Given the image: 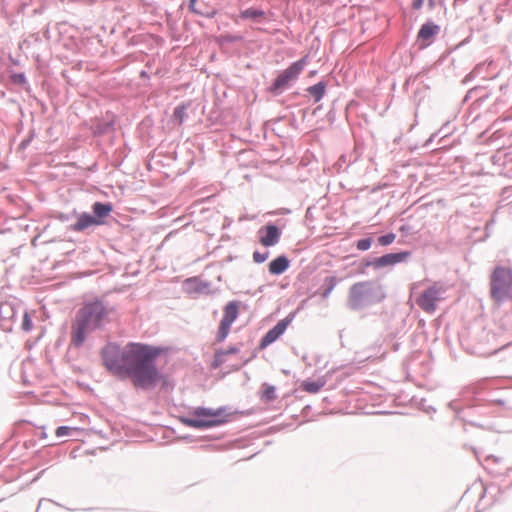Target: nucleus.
<instances>
[{
	"mask_svg": "<svg viewBox=\"0 0 512 512\" xmlns=\"http://www.w3.org/2000/svg\"><path fill=\"white\" fill-rule=\"evenodd\" d=\"M167 348L130 341V380L142 391H169L174 388L168 375L161 371L156 362Z\"/></svg>",
	"mask_w": 512,
	"mask_h": 512,
	"instance_id": "f257e3e1",
	"label": "nucleus"
},
{
	"mask_svg": "<svg viewBox=\"0 0 512 512\" xmlns=\"http://www.w3.org/2000/svg\"><path fill=\"white\" fill-rule=\"evenodd\" d=\"M107 316L108 310L102 299L96 297L85 301L72 320L70 346L82 347L88 333L102 330L105 327Z\"/></svg>",
	"mask_w": 512,
	"mask_h": 512,
	"instance_id": "f03ea898",
	"label": "nucleus"
},
{
	"mask_svg": "<svg viewBox=\"0 0 512 512\" xmlns=\"http://www.w3.org/2000/svg\"><path fill=\"white\" fill-rule=\"evenodd\" d=\"M255 408L246 410L234 409L229 406H220L217 408L198 406L193 409L191 415L179 416V421L187 426L198 430H207L219 426H223L236 416H249L254 414Z\"/></svg>",
	"mask_w": 512,
	"mask_h": 512,
	"instance_id": "7ed1b4c3",
	"label": "nucleus"
},
{
	"mask_svg": "<svg viewBox=\"0 0 512 512\" xmlns=\"http://www.w3.org/2000/svg\"><path fill=\"white\" fill-rule=\"evenodd\" d=\"M386 297L385 287L380 282L360 281L350 286L346 305L351 311H358L364 307L379 304Z\"/></svg>",
	"mask_w": 512,
	"mask_h": 512,
	"instance_id": "20e7f679",
	"label": "nucleus"
},
{
	"mask_svg": "<svg viewBox=\"0 0 512 512\" xmlns=\"http://www.w3.org/2000/svg\"><path fill=\"white\" fill-rule=\"evenodd\" d=\"M101 361L106 370L115 378L128 379V345L122 348L116 342H108L101 348Z\"/></svg>",
	"mask_w": 512,
	"mask_h": 512,
	"instance_id": "39448f33",
	"label": "nucleus"
},
{
	"mask_svg": "<svg viewBox=\"0 0 512 512\" xmlns=\"http://www.w3.org/2000/svg\"><path fill=\"white\" fill-rule=\"evenodd\" d=\"M308 59L309 54H306L300 59L291 62L287 68L277 71L275 78L266 89L267 92L276 97L292 88L306 66Z\"/></svg>",
	"mask_w": 512,
	"mask_h": 512,
	"instance_id": "423d86ee",
	"label": "nucleus"
},
{
	"mask_svg": "<svg viewBox=\"0 0 512 512\" xmlns=\"http://www.w3.org/2000/svg\"><path fill=\"white\" fill-rule=\"evenodd\" d=\"M512 269L497 265L491 274L490 293L491 297L498 303L503 302L511 296Z\"/></svg>",
	"mask_w": 512,
	"mask_h": 512,
	"instance_id": "0eeeda50",
	"label": "nucleus"
},
{
	"mask_svg": "<svg viewBox=\"0 0 512 512\" xmlns=\"http://www.w3.org/2000/svg\"><path fill=\"white\" fill-rule=\"evenodd\" d=\"M307 300H303L298 309L291 311L286 317L280 319L273 327H271L260 339L258 349H266L276 342L287 330L288 326L295 319L298 311L302 309Z\"/></svg>",
	"mask_w": 512,
	"mask_h": 512,
	"instance_id": "6e6552de",
	"label": "nucleus"
},
{
	"mask_svg": "<svg viewBox=\"0 0 512 512\" xmlns=\"http://www.w3.org/2000/svg\"><path fill=\"white\" fill-rule=\"evenodd\" d=\"M482 392L480 389H474L472 392V396L469 399V418L473 415L483 416V417H505L506 413H503L498 410V408H493L489 401H486L487 398L481 396Z\"/></svg>",
	"mask_w": 512,
	"mask_h": 512,
	"instance_id": "1a4fd4ad",
	"label": "nucleus"
},
{
	"mask_svg": "<svg viewBox=\"0 0 512 512\" xmlns=\"http://www.w3.org/2000/svg\"><path fill=\"white\" fill-rule=\"evenodd\" d=\"M441 27L432 19L426 20L418 30L416 45L419 50L428 48L440 33Z\"/></svg>",
	"mask_w": 512,
	"mask_h": 512,
	"instance_id": "9d476101",
	"label": "nucleus"
},
{
	"mask_svg": "<svg viewBox=\"0 0 512 512\" xmlns=\"http://www.w3.org/2000/svg\"><path fill=\"white\" fill-rule=\"evenodd\" d=\"M259 242L265 248L277 245L282 236V229L273 221L267 222L259 231Z\"/></svg>",
	"mask_w": 512,
	"mask_h": 512,
	"instance_id": "9b49d317",
	"label": "nucleus"
},
{
	"mask_svg": "<svg viewBox=\"0 0 512 512\" xmlns=\"http://www.w3.org/2000/svg\"><path fill=\"white\" fill-rule=\"evenodd\" d=\"M412 255L410 250H397L386 253L382 256H375L377 270L384 268H393L395 265L406 262Z\"/></svg>",
	"mask_w": 512,
	"mask_h": 512,
	"instance_id": "f8f14e48",
	"label": "nucleus"
},
{
	"mask_svg": "<svg viewBox=\"0 0 512 512\" xmlns=\"http://www.w3.org/2000/svg\"><path fill=\"white\" fill-rule=\"evenodd\" d=\"M449 408L455 412V417L465 424H469L473 427L481 428L483 430H493L494 424L491 421H478L469 418V402L465 407L460 408L458 402L453 400L448 404Z\"/></svg>",
	"mask_w": 512,
	"mask_h": 512,
	"instance_id": "ddd939ff",
	"label": "nucleus"
},
{
	"mask_svg": "<svg viewBox=\"0 0 512 512\" xmlns=\"http://www.w3.org/2000/svg\"><path fill=\"white\" fill-rule=\"evenodd\" d=\"M439 300V289L435 286H429L422 291L417 299L418 306L427 313H433L437 309V301Z\"/></svg>",
	"mask_w": 512,
	"mask_h": 512,
	"instance_id": "4468645a",
	"label": "nucleus"
},
{
	"mask_svg": "<svg viewBox=\"0 0 512 512\" xmlns=\"http://www.w3.org/2000/svg\"><path fill=\"white\" fill-rule=\"evenodd\" d=\"M154 121L151 116L144 117L137 125L135 134L142 144L151 147L156 144V140L152 135Z\"/></svg>",
	"mask_w": 512,
	"mask_h": 512,
	"instance_id": "2eb2a0df",
	"label": "nucleus"
},
{
	"mask_svg": "<svg viewBox=\"0 0 512 512\" xmlns=\"http://www.w3.org/2000/svg\"><path fill=\"white\" fill-rule=\"evenodd\" d=\"M211 283L197 276L189 277L183 282V290L188 294H209Z\"/></svg>",
	"mask_w": 512,
	"mask_h": 512,
	"instance_id": "dca6fc26",
	"label": "nucleus"
},
{
	"mask_svg": "<svg viewBox=\"0 0 512 512\" xmlns=\"http://www.w3.org/2000/svg\"><path fill=\"white\" fill-rule=\"evenodd\" d=\"M290 266L291 260L285 253L277 255L267 265L268 272L273 276H280L284 274Z\"/></svg>",
	"mask_w": 512,
	"mask_h": 512,
	"instance_id": "f3484780",
	"label": "nucleus"
},
{
	"mask_svg": "<svg viewBox=\"0 0 512 512\" xmlns=\"http://www.w3.org/2000/svg\"><path fill=\"white\" fill-rule=\"evenodd\" d=\"M240 351V348L237 345H229L226 349L219 348L216 349L213 355V359L210 364V368L212 370H216L220 368L225 362L226 357L228 355L237 354Z\"/></svg>",
	"mask_w": 512,
	"mask_h": 512,
	"instance_id": "a211bd4d",
	"label": "nucleus"
},
{
	"mask_svg": "<svg viewBox=\"0 0 512 512\" xmlns=\"http://www.w3.org/2000/svg\"><path fill=\"white\" fill-rule=\"evenodd\" d=\"M92 216L98 225L105 224V219L111 214L113 211V204L110 202H95L92 207Z\"/></svg>",
	"mask_w": 512,
	"mask_h": 512,
	"instance_id": "6ab92c4d",
	"label": "nucleus"
},
{
	"mask_svg": "<svg viewBox=\"0 0 512 512\" xmlns=\"http://www.w3.org/2000/svg\"><path fill=\"white\" fill-rule=\"evenodd\" d=\"M240 305L241 301L239 300L228 301L223 307V316L220 321L233 325L239 316Z\"/></svg>",
	"mask_w": 512,
	"mask_h": 512,
	"instance_id": "aec40b11",
	"label": "nucleus"
},
{
	"mask_svg": "<svg viewBox=\"0 0 512 512\" xmlns=\"http://www.w3.org/2000/svg\"><path fill=\"white\" fill-rule=\"evenodd\" d=\"M197 3H198V0H188L187 3H185L183 1L178 8V12L181 13L183 11L185 5H187L189 12L192 14H195V15L207 18V19H212L216 16V14H217L216 9H207L205 11H202V6L198 7Z\"/></svg>",
	"mask_w": 512,
	"mask_h": 512,
	"instance_id": "412c9836",
	"label": "nucleus"
},
{
	"mask_svg": "<svg viewBox=\"0 0 512 512\" xmlns=\"http://www.w3.org/2000/svg\"><path fill=\"white\" fill-rule=\"evenodd\" d=\"M77 217V221L69 226V229L72 231L82 232L91 226H99L92 214L88 212L78 214Z\"/></svg>",
	"mask_w": 512,
	"mask_h": 512,
	"instance_id": "4be33fe9",
	"label": "nucleus"
},
{
	"mask_svg": "<svg viewBox=\"0 0 512 512\" xmlns=\"http://www.w3.org/2000/svg\"><path fill=\"white\" fill-rule=\"evenodd\" d=\"M327 383V375H323L318 377V379L314 380L311 378H307L302 381V388L304 391L316 394L318 393Z\"/></svg>",
	"mask_w": 512,
	"mask_h": 512,
	"instance_id": "5701e85b",
	"label": "nucleus"
},
{
	"mask_svg": "<svg viewBox=\"0 0 512 512\" xmlns=\"http://www.w3.org/2000/svg\"><path fill=\"white\" fill-rule=\"evenodd\" d=\"M306 92L313 98L314 103L320 102L327 92V82L322 79L306 88Z\"/></svg>",
	"mask_w": 512,
	"mask_h": 512,
	"instance_id": "b1692460",
	"label": "nucleus"
},
{
	"mask_svg": "<svg viewBox=\"0 0 512 512\" xmlns=\"http://www.w3.org/2000/svg\"><path fill=\"white\" fill-rule=\"evenodd\" d=\"M339 279L336 275H328L315 294H320L323 299H327L338 284Z\"/></svg>",
	"mask_w": 512,
	"mask_h": 512,
	"instance_id": "393cba45",
	"label": "nucleus"
},
{
	"mask_svg": "<svg viewBox=\"0 0 512 512\" xmlns=\"http://www.w3.org/2000/svg\"><path fill=\"white\" fill-rule=\"evenodd\" d=\"M258 395L263 403H272L277 398L276 387L268 382H263L258 391Z\"/></svg>",
	"mask_w": 512,
	"mask_h": 512,
	"instance_id": "a878e982",
	"label": "nucleus"
},
{
	"mask_svg": "<svg viewBox=\"0 0 512 512\" xmlns=\"http://www.w3.org/2000/svg\"><path fill=\"white\" fill-rule=\"evenodd\" d=\"M190 106L188 102H181L173 110L171 120L174 124H183L188 117L187 109Z\"/></svg>",
	"mask_w": 512,
	"mask_h": 512,
	"instance_id": "bb28decb",
	"label": "nucleus"
},
{
	"mask_svg": "<svg viewBox=\"0 0 512 512\" xmlns=\"http://www.w3.org/2000/svg\"><path fill=\"white\" fill-rule=\"evenodd\" d=\"M374 356L372 354H366L365 352H356L355 357L353 359V363L347 364V365H341L337 369L346 368L349 369L345 374L346 376H350L354 371V364H363L366 361L372 359Z\"/></svg>",
	"mask_w": 512,
	"mask_h": 512,
	"instance_id": "cd10ccee",
	"label": "nucleus"
},
{
	"mask_svg": "<svg viewBox=\"0 0 512 512\" xmlns=\"http://www.w3.org/2000/svg\"><path fill=\"white\" fill-rule=\"evenodd\" d=\"M265 16V11L262 8L258 7H248L244 10L240 11V17L243 20H254L258 21L259 18H262Z\"/></svg>",
	"mask_w": 512,
	"mask_h": 512,
	"instance_id": "c85d7f7f",
	"label": "nucleus"
},
{
	"mask_svg": "<svg viewBox=\"0 0 512 512\" xmlns=\"http://www.w3.org/2000/svg\"><path fill=\"white\" fill-rule=\"evenodd\" d=\"M429 196V194H424L421 198H419L416 203H421L419 209L433 210L435 206L438 209H442L445 207V200L443 198H438L436 200L425 201V199Z\"/></svg>",
	"mask_w": 512,
	"mask_h": 512,
	"instance_id": "c756f323",
	"label": "nucleus"
},
{
	"mask_svg": "<svg viewBox=\"0 0 512 512\" xmlns=\"http://www.w3.org/2000/svg\"><path fill=\"white\" fill-rule=\"evenodd\" d=\"M494 64L493 61H490L488 64L486 63H479L477 64L471 72H469L463 79V83L467 84L468 82L472 81L476 76L483 74L488 70L490 66Z\"/></svg>",
	"mask_w": 512,
	"mask_h": 512,
	"instance_id": "7c9ffc66",
	"label": "nucleus"
},
{
	"mask_svg": "<svg viewBox=\"0 0 512 512\" xmlns=\"http://www.w3.org/2000/svg\"><path fill=\"white\" fill-rule=\"evenodd\" d=\"M7 314L9 315V318L2 317L0 321V325L2 329L6 332H11L13 330L12 321L16 319V310L12 305H6L5 307Z\"/></svg>",
	"mask_w": 512,
	"mask_h": 512,
	"instance_id": "2f4dec72",
	"label": "nucleus"
},
{
	"mask_svg": "<svg viewBox=\"0 0 512 512\" xmlns=\"http://www.w3.org/2000/svg\"><path fill=\"white\" fill-rule=\"evenodd\" d=\"M231 326L232 325H229L227 323L221 321L219 322V326L215 336V343L220 344L226 340L230 333Z\"/></svg>",
	"mask_w": 512,
	"mask_h": 512,
	"instance_id": "473e14b6",
	"label": "nucleus"
},
{
	"mask_svg": "<svg viewBox=\"0 0 512 512\" xmlns=\"http://www.w3.org/2000/svg\"><path fill=\"white\" fill-rule=\"evenodd\" d=\"M372 267L374 270H377V265L375 264V256H365L363 257L358 265V272L360 274H365L366 269Z\"/></svg>",
	"mask_w": 512,
	"mask_h": 512,
	"instance_id": "72a5a7b5",
	"label": "nucleus"
},
{
	"mask_svg": "<svg viewBox=\"0 0 512 512\" xmlns=\"http://www.w3.org/2000/svg\"><path fill=\"white\" fill-rule=\"evenodd\" d=\"M448 124L444 125L443 127H441L438 131L432 133L425 141L424 143L421 145L422 148H428L433 142L434 140L436 139L437 136L441 135L442 134V138H445L449 135V132L446 131V128H447Z\"/></svg>",
	"mask_w": 512,
	"mask_h": 512,
	"instance_id": "f704fd0d",
	"label": "nucleus"
},
{
	"mask_svg": "<svg viewBox=\"0 0 512 512\" xmlns=\"http://www.w3.org/2000/svg\"><path fill=\"white\" fill-rule=\"evenodd\" d=\"M374 243V238L372 235H369L367 237H363V238H360L358 239L356 242H355V247L359 250V251H368L372 244Z\"/></svg>",
	"mask_w": 512,
	"mask_h": 512,
	"instance_id": "c9c22d12",
	"label": "nucleus"
},
{
	"mask_svg": "<svg viewBox=\"0 0 512 512\" xmlns=\"http://www.w3.org/2000/svg\"><path fill=\"white\" fill-rule=\"evenodd\" d=\"M10 80L15 85L29 86L26 74L24 72L12 71L10 73Z\"/></svg>",
	"mask_w": 512,
	"mask_h": 512,
	"instance_id": "e433bc0d",
	"label": "nucleus"
},
{
	"mask_svg": "<svg viewBox=\"0 0 512 512\" xmlns=\"http://www.w3.org/2000/svg\"><path fill=\"white\" fill-rule=\"evenodd\" d=\"M113 128L112 122H99L93 126V132L95 135H103L108 133Z\"/></svg>",
	"mask_w": 512,
	"mask_h": 512,
	"instance_id": "4c0bfd02",
	"label": "nucleus"
},
{
	"mask_svg": "<svg viewBox=\"0 0 512 512\" xmlns=\"http://www.w3.org/2000/svg\"><path fill=\"white\" fill-rule=\"evenodd\" d=\"M77 215H78V213H77L76 209H74L70 213L54 211V212H52L51 217L59 220L62 223H65V222L70 221L73 217H76Z\"/></svg>",
	"mask_w": 512,
	"mask_h": 512,
	"instance_id": "58836bf2",
	"label": "nucleus"
},
{
	"mask_svg": "<svg viewBox=\"0 0 512 512\" xmlns=\"http://www.w3.org/2000/svg\"><path fill=\"white\" fill-rule=\"evenodd\" d=\"M396 239V234L394 232H388L384 235H381L377 238L378 245L386 247L391 245Z\"/></svg>",
	"mask_w": 512,
	"mask_h": 512,
	"instance_id": "ea45409f",
	"label": "nucleus"
},
{
	"mask_svg": "<svg viewBox=\"0 0 512 512\" xmlns=\"http://www.w3.org/2000/svg\"><path fill=\"white\" fill-rule=\"evenodd\" d=\"M486 401H489L493 408L500 407L499 411L505 413L506 410L512 409L506 405V401L502 398H487Z\"/></svg>",
	"mask_w": 512,
	"mask_h": 512,
	"instance_id": "a19ab883",
	"label": "nucleus"
},
{
	"mask_svg": "<svg viewBox=\"0 0 512 512\" xmlns=\"http://www.w3.org/2000/svg\"><path fill=\"white\" fill-rule=\"evenodd\" d=\"M32 327H33L32 317L27 310H24L23 316H22L21 328L24 332H29L32 330Z\"/></svg>",
	"mask_w": 512,
	"mask_h": 512,
	"instance_id": "79ce46f5",
	"label": "nucleus"
},
{
	"mask_svg": "<svg viewBox=\"0 0 512 512\" xmlns=\"http://www.w3.org/2000/svg\"><path fill=\"white\" fill-rule=\"evenodd\" d=\"M270 256V252L268 250H264V251H259V250H255L253 252V261L256 263V264H262L264 263Z\"/></svg>",
	"mask_w": 512,
	"mask_h": 512,
	"instance_id": "37998d69",
	"label": "nucleus"
},
{
	"mask_svg": "<svg viewBox=\"0 0 512 512\" xmlns=\"http://www.w3.org/2000/svg\"><path fill=\"white\" fill-rule=\"evenodd\" d=\"M222 43L226 44H235L238 42H241L243 40V36L239 34H231L227 33L224 35H221Z\"/></svg>",
	"mask_w": 512,
	"mask_h": 512,
	"instance_id": "c03bdc74",
	"label": "nucleus"
},
{
	"mask_svg": "<svg viewBox=\"0 0 512 512\" xmlns=\"http://www.w3.org/2000/svg\"><path fill=\"white\" fill-rule=\"evenodd\" d=\"M132 71L136 72L138 74V79L141 81V82H138L137 85H139V86L141 84L146 85L149 82L150 75L146 70L138 69L137 67H133Z\"/></svg>",
	"mask_w": 512,
	"mask_h": 512,
	"instance_id": "a18cd8bd",
	"label": "nucleus"
},
{
	"mask_svg": "<svg viewBox=\"0 0 512 512\" xmlns=\"http://www.w3.org/2000/svg\"><path fill=\"white\" fill-rule=\"evenodd\" d=\"M76 427H70L66 425L58 426L56 429V436L57 437H64V436H71L74 431H76Z\"/></svg>",
	"mask_w": 512,
	"mask_h": 512,
	"instance_id": "49530a36",
	"label": "nucleus"
},
{
	"mask_svg": "<svg viewBox=\"0 0 512 512\" xmlns=\"http://www.w3.org/2000/svg\"><path fill=\"white\" fill-rule=\"evenodd\" d=\"M418 407H419V409H421L423 412H425L427 414L436 412V408L434 406L426 405V399H424V398L420 399V401L418 403Z\"/></svg>",
	"mask_w": 512,
	"mask_h": 512,
	"instance_id": "de8ad7c7",
	"label": "nucleus"
},
{
	"mask_svg": "<svg viewBox=\"0 0 512 512\" xmlns=\"http://www.w3.org/2000/svg\"><path fill=\"white\" fill-rule=\"evenodd\" d=\"M398 231L401 233L402 236L406 237L410 234H414L415 232L413 231V227L410 226L409 224H402Z\"/></svg>",
	"mask_w": 512,
	"mask_h": 512,
	"instance_id": "09e8293b",
	"label": "nucleus"
},
{
	"mask_svg": "<svg viewBox=\"0 0 512 512\" xmlns=\"http://www.w3.org/2000/svg\"><path fill=\"white\" fill-rule=\"evenodd\" d=\"M334 103H335V101L333 102L332 107L329 109V111L326 114V119L330 124H333L336 121V110L334 108Z\"/></svg>",
	"mask_w": 512,
	"mask_h": 512,
	"instance_id": "8fccbe9b",
	"label": "nucleus"
},
{
	"mask_svg": "<svg viewBox=\"0 0 512 512\" xmlns=\"http://www.w3.org/2000/svg\"><path fill=\"white\" fill-rule=\"evenodd\" d=\"M33 137H34V132H31V134L27 138L23 139L20 142L19 149H21V150L26 149L30 145L31 141L33 140Z\"/></svg>",
	"mask_w": 512,
	"mask_h": 512,
	"instance_id": "3c124183",
	"label": "nucleus"
},
{
	"mask_svg": "<svg viewBox=\"0 0 512 512\" xmlns=\"http://www.w3.org/2000/svg\"><path fill=\"white\" fill-rule=\"evenodd\" d=\"M484 87L483 86H475L471 89H469L464 97V102L468 101L470 98H472L475 94H476V90H482Z\"/></svg>",
	"mask_w": 512,
	"mask_h": 512,
	"instance_id": "603ef678",
	"label": "nucleus"
},
{
	"mask_svg": "<svg viewBox=\"0 0 512 512\" xmlns=\"http://www.w3.org/2000/svg\"><path fill=\"white\" fill-rule=\"evenodd\" d=\"M291 213V210L289 208H280L278 210L270 211L267 214L270 216H276V215H288Z\"/></svg>",
	"mask_w": 512,
	"mask_h": 512,
	"instance_id": "864d4df0",
	"label": "nucleus"
},
{
	"mask_svg": "<svg viewBox=\"0 0 512 512\" xmlns=\"http://www.w3.org/2000/svg\"><path fill=\"white\" fill-rule=\"evenodd\" d=\"M431 70V67L430 66H425L423 67L416 75H415V79H418L420 77H423L425 75H427Z\"/></svg>",
	"mask_w": 512,
	"mask_h": 512,
	"instance_id": "5fc2aeb1",
	"label": "nucleus"
},
{
	"mask_svg": "<svg viewBox=\"0 0 512 512\" xmlns=\"http://www.w3.org/2000/svg\"><path fill=\"white\" fill-rule=\"evenodd\" d=\"M262 349H258V346L253 350L251 356L249 358H247L244 362H243V365H247L250 361H252L253 359H255L258 355V352L261 351Z\"/></svg>",
	"mask_w": 512,
	"mask_h": 512,
	"instance_id": "6e6d98bb",
	"label": "nucleus"
},
{
	"mask_svg": "<svg viewBox=\"0 0 512 512\" xmlns=\"http://www.w3.org/2000/svg\"><path fill=\"white\" fill-rule=\"evenodd\" d=\"M424 1L425 0H413L412 2V8L414 10H419L423 7V4H424Z\"/></svg>",
	"mask_w": 512,
	"mask_h": 512,
	"instance_id": "4d7b16f0",
	"label": "nucleus"
},
{
	"mask_svg": "<svg viewBox=\"0 0 512 512\" xmlns=\"http://www.w3.org/2000/svg\"><path fill=\"white\" fill-rule=\"evenodd\" d=\"M405 319L404 318H401L400 319V323L402 324V328L401 330H397L395 332H391V334L394 336V337H397L399 333H405Z\"/></svg>",
	"mask_w": 512,
	"mask_h": 512,
	"instance_id": "13d9d810",
	"label": "nucleus"
},
{
	"mask_svg": "<svg viewBox=\"0 0 512 512\" xmlns=\"http://www.w3.org/2000/svg\"><path fill=\"white\" fill-rule=\"evenodd\" d=\"M327 196L328 194H324V197L318 200V203L321 205V209H323L330 201V199Z\"/></svg>",
	"mask_w": 512,
	"mask_h": 512,
	"instance_id": "bf43d9fd",
	"label": "nucleus"
},
{
	"mask_svg": "<svg viewBox=\"0 0 512 512\" xmlns=\"http://www.w3.org/2000/svg\"><path fill=\"white\" fill-rule=\"evenodd\" d=\"M36 443H37V442H36V440H34V439H29V440H27V441H25V442H24V447H25L26 449H30V448L34 447V446L36 445Z\"/></svg>",
	"mask_w": 512,
	"mask_h": 512,
	"instance_id": "052dcab7",
	"label": "nucleus"
},
{
	"mask_svg": "<svg viewBox=\"0 0 512 512\" xmlns=\"http://www.w3.org/2000/svg\"><path fill=\"white\" fill-rule=\"evenodd\" d=\"M422 148L421 146H419L417 143L415 144H410L408 146V150L410 153H415L418 149Z\"/></svg>",
	"mask_w": 512,
	"mask_h": 512,
	"instance_id": "680f3d73",
	"label": "nucleus"
},
{
	"mask_svg": "<svg viewBox=\"0 0 512 512\" xmlns=\"http://www.w3.org/2000/svg\"><path fill=\"white\" fill-rule=\"evenodd\" d=\"M421 285L420 282H414L410 285V294L412 295L413 293H415V291L419 288V286Z\"/></svg>",
	"mask_w": 512,
	"mask_h": 512,
	"instance_id": "e2e57ef3",
	"label": "nucleus"
},
{
	"mask_svg": "<svg viewBox=\"0 0 512 512\" xmlns=\"http://www.w3.org/2000/svg\"><path fill=\"white\" fill-rule=\"evenodd\" d=\"M486 461H493L494 463H498L500 461V458L493 454H490L486 457Z\"/></svg>",
	"mask_w": 512,
	"mask_h": 512,
	"instance_id": "0e129e2a",
	"label": "nucleus"
},
{
	"mask_svg": "<svg viewBox=\"0 0 512 512\" xmlns=\"http://www.w3.org/2000/svg\"><path fill=\"white\" fill-rule=\"evenodd\" d=\"M311 409H312V406L310 404H307L303 407L301 414L307 415L311 411Z\"/></svg>",
	"mask_w": 512,
	"mask_h": 512,
	"instance_id": "69168bd1",
	"label": "nucleus"
},
{
	"mask_svg": "<svg viewBox=\"0 0 512 512\" xmlns=\"http://www.w3.org/2000/svg\"><path fill=\"white\" fill-rule=\"evenodd\" d=\"M509 90V84L508 83H504L500 86V91L503 93V94H506Z\"/></svg>",
	"mask_w": 512,
	"mask_h": 512,
	"instance_id": "338daca9",
	"label": "nucleus"
},
{
	"mask_svg": "<svg viewBox=\"0 0 512 512\" xmlns=\"http://www.w3.org/2000/svg\"><path fill=\"white\" fill-rule=\"evenodd\" d=\"M427 6L430 10H433L436 6V0H427Z\"/></svg>",
	"mask_w": 512,
	"mask_h": 512,
	"instance_id": "774afa93",
	"label": "nucleus"
}]
</instances>
